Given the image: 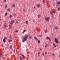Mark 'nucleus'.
I'll list each match as a JSON object with an SVG mask.
<instances>
[{"instance_id": "obj_34", "label": "nucleus", "mask_w": 60, "mask_h": 60, "mask_svg": "<svg viewBox=\"0 0 60 60\" xmlns=\"http://www.w3.org/2000/svg\"><path fill=\"white\" fill-rule=\"evenodd\" d=\"M11 17H12V15H11L9 16V17H10V18H11Z\"/></svg>"}, {"instance_id": "obj_49", "label": "nucleus", "mask_w": 60, "mask_h": 60, "mask_svg": "<svg viewBox=\"0 0 60 60\" xmlns=\"http://www.w3.org/2000/svg\"><path fill=\"white\" fill-rule=\"evenodd\" d=\"M7 48H8V46H7Z\"/></svg>"}, {"instance_id": "obj_9", "label": "nucleus", "mask_w": 60, "mask_h": 60, "mask_svg": "<svg viewBox=\"0 0 60 60\" xmlns=\"http://www.w3.org/2000/svg\"><path fill=\"white\" fill-rule=\"evenodd\" d=\"M53 46H54V47H56V44H55V43H53Z\"/></svg>"}, {"instance_id": "obj_56", "label": "nucleus", "mask_w": 60, "mask_h": 60, "mask_svg": "<svg viewBox=\"0 0 60 60\" xmlns=\"http://www.w3.org/2000/svg\"><path fill=\"white\" fill-rule=\"evenodd\" d=\"M51 27V25L50 26Z\"/></svg>"}, {"instance_id": "obj_21", "label": "nucleus", "mask_w": 60, "mask_h": 60, "mask_svg": "<svg viewBox=\"0 0 60 60\" xmlns=\"http://www.w3.org/2000/svg\"><path fill=\"white\" fill-rule=\"evenodd\" d=\"M13 16H16V15H17V14H15V13H14L13 14Z\"/></svg>"}, {"instance_id": "obj_59", "label": "nucleus", "mask_w": 60, "mask_h": 60, "mask_svg": "<svg viewBox=\"0 0 60 60\" xmlns=\"http://www.w3.org/2000/svg\"><path fill=\"white\" fill-rule=\"evenodd\" d=\"M33 20V21H34V20Z\"/></svg>"}, {"instance_id": "obj_12", "label": "nucleus", "mask_w": 60, "mask_h": 60, "mask_svg": "<svg viewBox=\"0 0 60 60\" xmlns=\"http://www.w3.org/2000/svg\"><path fill=\"white\" fill-rule=\"evenodd\" d=\"M34 39H35V40H36V41H37V40H38V39L37 38H36L35 37H34Z\"/></svg>"}, {"instance_id": "obj_15", "label": "nucleus", "mask_w": 60, "mask_h": 60, "mask_svg": "<svg viewBox=\"0 0 60 60\" xmlns=\"http://www.w3.org/2000/svg\"><path fill=\"white\" fill-rule=\"evenodd\" d=\"M21 56H22V57L24 58V59L26 58L25 56L23 55H22Z\"/></svg>"}, {"instance_id": "obj_39", "label": "nucleus", "mask_w": 60, "mask_h": 60, "mask_svg": "<svg viewBox=\"0 0 60 60\" xmlns=\"http://www.w3.org/2000/svg\"><path fill=\"white\" fill-rule=\"evenodd\" d=\"M14 53H15V50H14Z\"/></svg>"}, {"instance_id": "obj_51", "label": "nucleus", "mask_w": 60, "mask_h": 60, "mask_svg": "<svg viewBox=\"0 0 60 60\" xmlns=\"http://www.w3.org/2000/svg\"><path fill=\"white\" fill-rule=\"evenodd\" d=\"M1 54L0 53V57H1Z\"/></svg>"}, {"instance_id": "obj_28", "label": "nucleus", "mask_w": 60, "mask_h": 60, "mask_svg": "<svg viewBox=\"0 0 60 60\" xmlns=\"http://www.w3.org/2000/svg\"><path fill=\"white\" fill-rule=\"evenodd\" d=\"M7 15V13H6L5 14V16H6Z\"/></svg>"}, {"instance_id": "obj_8", "label": "nucleus", "mask_w": 60, "mask_h": 60, "mask_svg": "<svg viewBox=\"0 0 60 60\" xmlns=\"http://www.w3.org/2000/svg\"><path fill=\"white\" fill-rule=\"evenodd\" d=\"M28 36H29V37L30 38V40H31V39H32V36H31L29 35Z\"/></svg>"}, {"instance_id": "obj_23", "label": "nucleus", "mask_w": 60, "mask_h": 60, "mask_svg": "<svg viewBox=\"0 0 60 60\" xmlns=\"http://www.w3.org/2000/svg\"><path fill=\"white\" fill-rule=\"evenodd\" d=\"M15 31V32H16V33H18V32H19V31L18 30H16Z\"/></svg>"}, {"instance_id": "obj_14", "label": "nucleus", "mask_w": 60, "mask_h": 60, "mask_svg": "<svg viewBox=\"0 0 60 60\" xmlns=\"http://www.w3.org/2000/svg\"><path fill=\"white\" fill-rule=\"evenodd\" d=\"M9 28L10 29H11V28H12V27L11 25H9Z\"/></svg>"}, {"instance_id": "obj_5", "label": "nucleus", "mask_w": 60, "mask_h": 60, "mask_svg": "<svg viewBox=\"0 0 60 60\" xmlns=\"http://www.w3.org/2000/svg\"><path fill=\"white\" fill-rule=\"evenodd\" d=\"M14 23V20H12L10 22V25H11L12 24H13Z\"/></svg>"}, {"instance_id": "obj_11", "label": "nucleus", "mask_w": 60, "mask_h": 60, "mask_svg": "<svg viewBox=\"0 0 60 60\" xmlns=\"http://www.w3.org/2000/svg\"><path fill=\"white\" fill-rule=\"evenodd\" d=\"M45 33H48V30H45Z\"/></svg>"}, {"instance_id": "obj_57", "label": "nucleus", "mask_w": 60, "mask_h": 60, "mask_svg": "<svg viewBox=\"0 0 60 60\" xmlns=\"http://www.w3.org/2000/svg\"><path fill=\"white\" fill-rule=\"evenodd\" d=\"M14 47L15 48V46H14Z\"/></svg>"}, {"instance_id": "obj_33", "label": "nucleus", "mask_w": 60, "mask_h": 60, "mask_svg": "<svg viewBox=\"0 0 60 60\" xmlns=\"http://www.w3.org/2000/svg\"><path fill=\"white\" fill-rule=\"evenodd\" d=\"M38 18H40V16L39 15H38Z\"/></svg>"}, {"instance_id": "obj_31", "label": "nucleus", "mask_w": 60, "mask_h": 60, "mask_svg": "<svg viewBox=\"0 0 60 60\" xmlns=\"http://www.w3.org/2000/svg\"><path fill=\"white\" fill-rule=\"evenodd\" d=\"M7 27V26H6V25H5L4 26V28H6Z\"/></svg>"}, {"instance_id": "obj_30", "label": "nucleus", "mask_w": 60, "mask_h": 60, "mask_svg": "<svg viewBox=\"0 0 60 60\" xmlns=\"http://www.w3.org/2000/svg\"><path fill=\"white\" fill-rule=\"evenodd\" d=\"M30 53V52H27V54H29V53Z\"/></svg>"}, {"instance_id": "obj_42", "label": "nucleus", "mask_w": 60, "mask_h": 60, "mask_svg": "<svg viewBox=\"0 0 60 60\" xmlns=\"http://www.w3.org/2000/svg\"><path fill=\"white\" fill-rule=\"evenodd\" d=\"M16 23H18V21H16Z\"/></svg>"}, {"instance_id": "obj_6", "label": "nucleus", "mask_w": 60, "mask_h": 60, "mask_svg": "<svg viewBox=\"0 0 60 60\" xmlns=\"http://www.w3.org/2000/svg\"><path fill=\"white\" fill-rule=\"evenodd\" d=\"M57 4L58 5V6H60V1H58L57 3Z\"/></svg>"}, {"instance_id": "obj_13", "label": "nucleus", "mask_w": 60, "mask_h": 60, "mask_svg": "<svg viewBox=\"0 0 60 60\" xmlns=\"http://www.w3.org/2000/svg\"><path fill=\"white\" fill-rule=\"evenodd\" d=\"M12 41V40H8V42H11V41Z\"/></svg>"}, {"instance_id": "obj_32", "label": "nucleus", "mask_w": 60, "mask_h": 60, "mask_svg": "<svg viewBox=\"0 0 60 60\" xmlns=\"http://www.w3.org/2000/svg\"><path fill=\"white\" fill-rule=\"evenodd\" d=\"M37 5V7H39L40 6V5Z\"/></svg>"}, {"instance_id": "obj_45", "label": "nucleus", "mask_w": 60, "mask_h": 60, "mask_svg": "<svg viewBox=\"0 0 60 60\" xmlns=\"http://www.w3.org/2000/svg\"><path fill=\"white\" fill-rule=\"evenodd\" d=\"M55 54H53V56H55Z\"/></svg>"}, {"instance_id": "obj_19", "label": "nucleus", "mask_w": 60, "mask_h": 60, "mask_svg": "<svg viewBox=\"0 0 60 60\" xmlns=\"http://www.w3.org/2000/svg\"><path fill=\"white\" fill-rule=\"evenodd\" d=\"M26 24H27H27H28V22L27 21H26Z\"/></svg>"}, {"instance_id": "obj_25", "label": "nucleus", "mask_w": 60, "mask_h": 60, "mask_svg": "<svg viewBox=\"0 0 60 60\" xmlns=\"http://www.w3.org/2000/svg\"><path fill=\"white\" fill-rule=\"evenodd\" d=\"M5 8H7V5L6 4L5 6Z\"/></svg>"}, {"instance_id": "obj_24", "label": "nucleus", "mask_w": 60, "mask_h": 60, "mask_svg": "<svg viewBox=\"0 0 60 60\" xmlns=\"http://www.w3.org/2000/svg\"><path fill=\"white\" fill-rule=\"evenodd\" d=\"M38 43H41V42H40V40H38Z\"/></svg>"}, {"instance_id": "obj_7", "label": "nucleus", "mask_w": 60, "mask_h": 60, "mask_svg": "<svg viewBox=\"0 0 60 60\" xmlns=\"http://www.w3.org/2000/svg\"><path fill=\"white\" fill-rule=\"evenodd\" d=\"M46 39L47 40H50V38L48 37L47 36V37L46 38Z\"/></svg>"}, {"instance_id": "obj_52", "label": "nucleus", "mask_w": 60, "mask_h": 60, "mask_svg": "<svg viewBox=\"0 0 60 60\" xmlns=\"http://www.w3.org/2000/svg\"><path fill=\"white\" fill-rule=\"evenodd\" d=\"M23 11H25V10H24V9H23Z\"/></svg>"}, {"instance_id": "obj_44", "label": "nucleus", "mask_w": 60, "mask_h": 60, "mask_svg": "<svg viewBox=\"0 0 60 60\" xmlns=\"http://www.w3.org/2000/svg\"><path fill=\"white\" fill-rule=\"evenodd\" d=\"M53 13H54L55 12V11H53Z\"/></svg>"}, {"instance_id": "obj_43", "label": "nucleus", "mask_w": 60, "mask_h": 60, "mask_svg": "<svg viewBox=\"0 0 60 60\" xmlns=\"http://www.w3.org/2000/svg\"><path fill=\"white\" fill-rule=\"evenodd\" d=\"M22 58L21 57L20 59V60H21V59H22Z\"/></svg>"}, {"instance_id": "obj_50", "label": "nucleus", "mask_w": 60, "mask_h": 60, "mask_svg": "<svg viewBox=\"0 0 60 60\" xmlns=\"http://www.w3.org/2000/svg\"><path fill=\"white\" fill-rule=\"evenodd\" d=\"M7 56V54H5V56Z\"/></svg>"}, {"instance_id": "obj_1", "label": "nucleus", "mask_w": 60, "mask_h": 60, "mask_svg": "<svg viewBox=\"0 0 60 60\" xmlns=\"http://www.w3.org/2000/svg\"><path fill=\"white\" fill-rule=\"evenodd\" d=\"M28 37V35H25L24 36V39H23L22 40V41L23 42H24V41H27V38Z\"/></svg>"}, {"instance_id": "obj_16", "label": "nucleus", "mask_w": 60, "mask_h": 60, "mask_svg": "<svg viewBox=\"0 0 60 60\" xmlns=\"http://www.w3.org/2000/svg\"><path fill=\"white\" fill-rule=\"evenodd\" d=\"M26 30H24L23 32L22 33V34L24 33H25V32H26Z\"/></svg>"}, {"instance_id": "obj_46", "label": "nucleus", "mask_w": 60, "mask_h": 60, "mask_svg": "<svg viewBox=\"0 0 60 60\" xmlns=\"http://www.w3.org/2000/svg\"><path fill=\"white\" fill-rule=\"evenodd\" d=\"M59 18H60V14H59Z\"/></svg>"}, {"instance_id": "obj_17", "label": "nucleus", "mask_w": 60, "mask_h": 60, "mask_svg": "<svg viewBox=\"0 0 60 60\" xmlns=\"http://www.w3.org/2000/svg\"><path fill=\"white\" fill-rule=\"evenodd\" d=\"M10 48L11 49H12V46L11 45L10 46Z\"/></svg>"}, {"instance_id": "obj_40", "label": "nucleus", "mask_w": 60, "mask_h": 60, "mask_svg": "<svg viewBox=\"0 0 60 60\" xmlns=\"http://www.w3.org/2000/svg\"><path fill=\"white\" fill-rule=\"evenodd\" d=\"M4 1L5 2H6V0H4Z\"/></svg>"}, {"instance_id": "obj_26", "label": "nucleus", "mask_w": 60, "mask_h": 60, "mask_svg": "<svg viewBox=\"0 0 60 60\" xmlns=\"http://www.w3.org/2000/svg\"><path fill=\"white\" fill-rule=\"evenodd\" d=\"M38 56H39V55L40 54V52H38Z\"/></svg>"}, {"instance_id": "obj_18", "label": "nucleus", "mask_w": 60, "mask_h": 60, "mask_svg": "<svg viewBox=\"0 0 60 60\" xmlns=\"http://www.w3.org/2000/svg\"><path fill=\"white\" fill-rule=\"evenodd\" d=\"M55 28L56 29H58V27H57V26H56L55 27Z\"/></svg>"}, {"instance_id": "obj_3", "label": "nucleus", "mask_w": 60, "mask_h": 60, "mask_svg": "<svg viewBox=\"0 0 60 60\" xmlns=\"http://www.w3.org/2000/svg\"><path fill=\"white\" fill-rule=\"evenodd\" d=\"M7 40V38L6 37H4V39L3 40V41L5 43L6 42V40Z\"/></svg>"}, {"instance_id": "obj_54", "label": "nucleus", "mask_w": 60, "mask_h": 60, "mask_svg": "<svg viewBox=\"0 0 60 60\" xmlns=\"http://www.w3.org/2000/svg\"><path fill=\"white\" fill-rule=\"evenodd\" d=\"M49 54V53H48V54Z\"/></svg>"}, {"instance_id": "obj_58", "label": "nucleus", "mask_w": 60, "mask_h": 60, "mask_svg": "<svg viewBox=\"0 0 60 60\" xmlns=\"http://www.w3.org/2000/svg\"><path fill=\"white\" fill-rule=\"evenodd\" d=\"M53 0H53L54 1V0Z\"/></svg>"}, {"instance_id": "obj_47", "label": "nucleus", "mask_w": 60, "mask_h": 60, "mask_svg": "<svg viewBox=\"0 0 60 60\" xmlns=\"http://www.w3.org/2000/svg\"><path fill=\"white\" fill-rule=\"evenodd\" d=\"M47 52H45V54H47Z\"/></svg>"}, {"instance_id": "obj_53", "label": "nucleus", "mask_w": 60, "mask_h": 60, "mask_svg": "<svg viewBox=\"0 0 60 60\" xmlns=\"http://www.w3.org/2000/svg\"><path fill=\"white\" fill-rule=\"evenodd\" d=\"M35 8V7H34V9Z\"/></svg>"}, {"instance_id": "obj_10", "label": "nucleus", "mask_w": 60, "mask_h": 60, "mask_svg": "<svg viewBox=\"0 0 60 60\" xmlns=\"http://www.w3.org/2000/svg\"><path fill=\"white\" fill-rule=\"evenodd\" d=\"M15 5L14 4L12 5L11 6V7H15Z\"/></svg>"}, {"instance_id": "obj_35", "label": "nucleus", "mask_w": 60, "mask_h": 60, "mask_svg": "<svg viewBox=\"0 0 60 60\" xmlns=\"http://www.w3.org/2000/svg\"><path fill=\"white\" fill-rule=\"evenodd\" d=\"M7 10H8V11H10V10L9 9V8H8V9Z\"/></svg>"}, {"instance_id": "obj_38", "label": "nucleus", "mask_w": 60, "mask_h": 60, "mask_svg": "<svg viewBox=\"0 0 60 60\" xmlns=\"http://www.w3.org/2000/svg\"><path fill=\"white\" fill-rule=\"evenodd\" d=\"M50 13H51V14L52 15V13H51V12H50Z\"/></svg>"}, {"instance_id": "obj_27", "label": "nucleus", "mask_w": 60, "mask_h": 60, "mask_svg": "<svg viewBox=\"0 0 60 60\" xmlns=\"http://www.w3.org/2000/svg\"><path fill=\"white\" fill-rule=\"evenodd\" d=\"M57 9L58 11H60V8H58Z\"/></svg>"}, {"instance_id": "obj_41", "label": "nucleus", "mask_w": 60, "mask_h": 60, "mask_svg": "<svg viewBox=\"0 0 60 60\" xmlns=\"http://www.w3.org/2000/svg\"><path fill=\"white\" fill-rule=\"evenodd\" d=\"M1 46L2 47H3V45L2 44L1 45Z\"/></svg>"}, {"instance_id": "obj_55", "label": "nucleus", "mask_w": 60, "mask_h": 60, "mask_svg": "<svg viewBox=\"0 0 60 60\" xmlns=\"http://www.w3.org/2000/svg\"><path fill=\"white\" fill-rule=\"evenodd\" d=\"M0 20H1V19H0Z\"/></svg>"}, {"instance_id": "obj_29", "label": "nucleus", "mask_w": 60, "mask_h": 60, "mask_svg": "<svg viewBox=\"0 0 60 60\" xmlns=\"http://www.w3.org/2000/svg\"><path fill=\"white\" fill-rule=\"evenodd\" d=\"M10 39H11V38H12L11 36V35H10Z\"/></svg>"}, {"instance_id": "obj_20", "label": "nucleus", "mask_w": 60, "mask_h": 60, "mask_svg": "<svg viewBox=\"0 0 60 60\" xmlns=\"http://www.w3.org/2000/svg\"><path fill=\"white\" fill-rule=\"evenodd\" d=\"M48 45H49L46 44L45 46V48H47Z\"/></svg>"}, {"instance_id": "obj_37", "label": "nucleus", "mask_w": 60, "mask_h": 60, "mask_svg": "<svg viewBox=\"0 0 60 60\" xmlns=\"http://www.w3.org/2000/svg\"><path fill=\"white\" fill-rule=\"evenodd\" d=\"M44 53L42 54V55H43V56H44Z\"/></svg>"}, {"instance_id": "obj_2", "label": "nucleus", "mask_w": 60, "mask_h": 60, "mask_svg": "<svg viewBox=\"0 0 60 60\" xmlns=\"http://www.w3.org/2000/svg\"><path fill=\"white\" fill-rule=\"evenodd\" d=\"M45 20H46V21L48 22V21H49V17H45Z\"/></svg>"}, {"instance_id": "obj_48", "label": "nucleus", "mask_w": 60, "mask_h": 60, "mask_svg": "<svg viewBox=\"0 0 60 60\" xmlns=\"http://www.w3.org/2000/svg\"><path fill=\"white\" fill-rule=\"evenodd\" d=\"M42 49H41V48L40 49V50H42Z\"/></svg>"}, {"instance_id": "obj_36", "label": "nucleus", "mask_w": 60, "mask_h": 60, "mask_svg": "<svg viewBox=\"0 0 60 60\" xmlns=\"http://www.w3.org/2000/svg\"><path fill=\"white\" fill-rule=\"evenodd\" d=\"M41 36H41V35H39V37H41Z\"/></svg>"}, {"instance_id": "obj_4", "label": "nucleus", "mask_w": 60, "mask_h": 60, "mask_svg": "<svg viewBox=\"0 0 60 60\" xmlns=\"http://www.w3.org/2000/svg\"><path fill=\"white\" fill-rule=\"evenodd\" d=\"M55 41L56 43H58V40L57 38H55Z\"/></svg>"}, {"instance_id": "obj_22", "label": "nucleus", "mask_w": 60, "mask_h": 60, "mask_svg": "<svg viewBox=\"0 0 60 60\" xmlns=\"http://www.w3.org/2000/svg\"><path fill=\"white\" fill-rule=\"evenodd\" d=\"M45 1H46V0H43V3H44L45 2Z\"/></svg>"}]
</instances>
